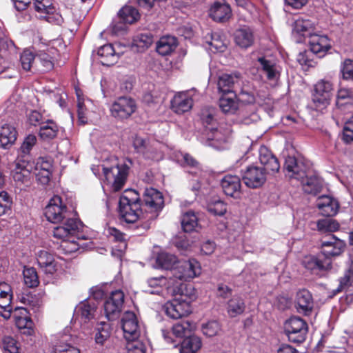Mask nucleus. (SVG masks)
I'll return each mask as SVG.
<instances>
[{
  "label": "nucleus",
  "mask_w": 353,
  "mask_h": 353,
  "mask_svg": "<svg viewBox=\"0 0 353 353\" xmlns=\"http://www.w3.org/2000/svg\"><path fill=\"white\" fill-rule=\"evenodd\" d=\"M44 214L50 222L53 223H61L62 225L55 227L52 235L57 239L65 238L76 234L81 228V222L74 217L73 212L68 210L61 198L54 196L45 208Z\"/></svg>",
  "instance_id": "nucleus-1"
},
{
  "label": "nucleus",
  "mask_w": 353,
  "mask_h": 353,
  "mask_svg": "<svg viewBox=\"0 0 353 353\" xmlns=\"http://www.w3.org/2000/svg\"><path fill=\"white\" fill-rule=\"evenodd\" d=\"M259 161L263 168L250 165L241 170L242 180L250 188L261 187L266 181L267 172L276 173L280 169L278 159L264 145L259 149Z\"/></svg>",
  "instance_id": "nucleus-2"
},
{
  "label": "nucleus",
  "mask_w": 353,
  "mask_h": 353,
  "mask_svg": "<svg viewBox=\"0 0 353 353\" xmlns=\"http://www.w3.org/2000/svg\"><path fill=\"white\" fill-rule=\"evenodd\" d=\"M119 212L120 218L128 223L137 221L146 222L145 214L141 205L139 194L134 190H127L119 199Z\"/></svg>",
  "instance_id": "nucleus-3"
},
{
  "label": "nucleus",
  "mask_w": 353,
  "mask_h": 353,
  "mask_svg": "<svg viewBox=\"0 0 353 353\" xmlns=\"http://www.w3.org/2000/svg\"><path fill=\"white\" fill-rule=\"evenodd\" d=\"M141 205L145 214L146 222L141 223L138 228L146 231L150 227V221L155 219L164 207V198L161 192L155 188H146L141 199Z\"/></svg>",
  "instance_id": "nucleus-4"
},
{
  "label": "nucleus",
  "mask_w": 353,
  "mask_h": 353,
  "mask_svg": "<svg viewBox=\"0 0 353 353\" xmlns=\"http://www.w3.org/2000/svg\"><path fill=\"white\" fill-rule=\"evenodd\" d=\"M132 165V160L125 159L123 163H117L114 166L110 168L103 166L105 181L112 186L114 192L119 191L123 187Z\"/></svg>",
  "instance_id": "nucleus-5"
},
{
  "label": "nucleus",
  "mask_w": 353,
  "mask_h": 353,
  "mask_svg": "<svg viewBox=\"0 0 353 353\" xmlns=\"http://www.w3.org/2000/svg\"><path fill=\"white\" fill-rule=\"evenodd\" d=\"M284 331L290 341L301 343L305 340L308 327L301 318L292 316L285 321Z\"/></svg>",
  "instance_id": "nucleus-6"
},
{
  "label": "nucleus",
  "mask_w": 353,
  "mask_h": 353,
  "mask_svg": "<svg viewBox=\"0 0 353 353\" xmlns=\"http://www.w3.org/2000/svg\"><path fill=\"white\" fill-rule=\"evenodd\" d=\"M332 90L333 85L328 80L321 79L315 84L312 102L316 110H323L330 104Z\"/></svg>",
  "instance_id": "nucleus-7"
},
{
  "label": "nucleus",
  "mask_w": 353,
  "mask_h": 353,
  "mask_svg": "<svg viewBox=\"0 0 353 353\" xmlns=\"http://www.w3.org/2000/svg\"><path fill=\"white\" fill-rule=\"evenodd\" d=\"M137 109L135 101L131 97H120L110 107L111 115L119 120L129 118Z\"/></svg>",
  "instance_id": "nucleus-8"
},
{
  "label": "nucleus",
  "mask_w": 353,
  "mask_h": 353,
  "mask_svg": "<svg viewBox=\"0 0 353 353\" xmlns=\"http://www.w3.org/2000/svg\"><path fill=\"white\" fill-rule=\"evenodd\" d=\"M345 243L334 235L321 240V254L332 262L333 258L340 256L345 250Z\"/></svg>",
  "instance_id": "nucleus-9"
},
{
  "label": "nucleus",
  "mask_w": 353,
  "mask_h": 353,
  "mask_svg": "<svg viewBox=\"0 0 353 353\" xmlns=\"http://www.w3.org/2000/svg\"><path fill=\"white\" fill-rule=\"evenodd\" d=\"M124 303V294L118 290L112 292L104 302V312L109 321L117 319L121 312Z\"/></svg>",
  "instance_id": "nucleus-10"
},
{
  "label": "nucleus",
  "mask_w": 353,
  "mask_h": 353,
  "mask_svg": "<svg viewBox=\"0 0 353 353\" xmlns=\"http://www.w3.org/2000/svg\"><path fill=\"white\" fill-rule=\"evenodd\" d=\"M188 301H183L181 298H174L165 303L163 310L171 319H182L192 312V307L191 305H189Z\"/></svg>",
  "instance_id": "nucleus-11"
},
{
  "label": "nucleus",
  "mask_w": 353,
  "mask_h": 353,
  "mask_svg": "<svg viewBox=\"0 0 353 353\" xmlns=\"http://www.w3.org/2000/svg\"><path fill=\"white\" fill-rule=\"evenodd\" d=\"M31 168L32 166L28 159H21L17 158L15 163V168L12 171V176L17 185H25L29 186L31 184Z\"/></svg>",
  "instance_id": "nucleus-12"
},
{
  "label": "nucleus",
  "mask_w": 353,
  "mask_h": 353,
  "mask_svg": "<svg viewBox=\"0 0 353 353\" xmlns=\"http://www.w3.org/2000/svg\"><path fill=\"white\" fill-rule=\"evenodd\" d=\"M200 267L194 259L185 261L172 270L174 279L188 281L200 274Z\"/></svg>",
  "instance_id": "nucleus-13"
},
{
  "label": "nucleus",
  "mask_w": 353,
  "mask_h": 353,
  "mask_svg": "<svg viewBox=\"0 0 353 353\" xmlns=\"http://www.w3.org/2000/svg\"><path fill=\"white\" fill-rule=\"evenodd\" d=\"M285 175L291 179L300 180L303 179L307 172L305 164L294 156L286 157L283 165Z\"/></svg>",
  "instance_id": "nucleus-14"
},
{
  "label": "nucleus",
  "mask_w": 353,
  "mask_h": 353,
  "mask_svg": "<svg viewBox=\"0 0 353 353\" xmlns=\"http://www.w3.org/2000/svg\"><path fill=\"white\" fill-rule=\"evenodd\" d=\"M121 325L126 340L137 339L141 336V328L134 312L127 311L123 314Z\"/></svg>",
  "instance_id": "nucleus-15"
},
{
  "label": "nucleus",
  "mask_w": 353,
  "mask_h": 353,
  "mask_svg": "<svg viewBox=\"0 0 353 353\" xmlns=\"http://www.w3.org/2000/svg\"><path fill=\"white\" fill-rule=\"evenodd\" d=\"M223 192L229 196L238 199L241 194V183L236 175L227 174L221 181Z\"/></svg>",
  "instance_id": "nucleus-16"
},
{
  "label": "nucleus",
  "mask_w": 353,
  "mask_h": 353,
  "mask_svg": "<svg viewBox=\"0 0 353 353\" xmlns=\"http://www.w3.org/2000/svg\"><path fill=\"white\" fill-rule=\"evenodd\" d=\"M295 303L298 312L305 316L311 314L314 308V299L309 290H299L296 294Z\"/></svg>",
  "instance_id": "nucleus-17"
},
{
  "label": "nucleus",
  "mask_w": 353,
  "mask_h": 353,
  "mask_svg": "<svg viewBox=\"0 0 353 353\" xmlns=\"http://www.w3.org/2000/svg\"><path fill=\"white\" fill-rule=\"evenodd\" d=\"M316 207L323 216L330 217L338 213L340 204L335 198L331 196L322 195L316 200Z\"/></svg>",
  "instance_id": "nucleus-18"
},
{
  "label": "nucleus",
  "mask_w": 353,
  "mask_h": 353,
  "mask_svg": "<svg viewBox=\"0 0 353 353\" xmlns=\"http://www.w3.org/2000/svg\"><path fill=\"white\" fill-rule=\"evenodd\" d=\"M254 39L253 30L246 26L236 29L234 33L235 44L242 49H247L251 47L254 43Z\"/></svg>",
  "instance_id": "nucleus-19"
},
{
  "label": "nucleus",
  "mask_w": 353,
  "mask_h": 353,
  "mask_svg": "<svg viewBox=\"0 0 353 353\" xmlns=\"http://www.w3.org/2000/svg\"><path fill=\"white\" fill-rule=\"evenodd\" d=\"M308 42L311 52L319 57L324 56L331 48L330 41L326 35L313 34L310 35Z\"/></svg>",
  "instance_id": "nucleus-20"
},
{
  "label": "nucleus",
  "mask_w": 353,
  "mask_h": 353,
  "mask_svg": "<svg viewBox=\"0 0 353 353\" xmlns=\"http://www.w3.org/2000/svg\"><path fill=\"white\" fill-rule=\"evenodd\" d=\"M192 99L186 92H179L171 101V109L178 114H182L191 110Z\"/></svg>",
  "instance_id": "nucleus-21"
},
{
  "label": "nucleus",
  "mask_w": 353,
  "mask_h": 353,
  "mask_svg": "<svg viewBox=\"0 0 353 353\" xmlns=\"http://www.w3.org/2000/svg\"><path fill=\"white\" fill-rule=\"evenodd\" d=\"M303 265L306 269L316 274L319 272L326 271L332 268V262L330 260H322L314 256L305 257Z\"/></svg>",
  "instance_id": "nucleus-22"
},
{
  "label": "nucleus",
  "mask_w": 353,
  "mask_h": 353,
  "mask_svg": "<svg viewBox=\"0 0 353 353\" xmlns=\"http://www.w3.org/2000/svg\"><path fill=\"white\" fill-rule=\"evenodd\" d=\"M232 14L229 4L224 1L214 2L210 9V16L215 21H225L228 20Z\"/></svg>",
  "instance_id": "nucleus-23"
},
{
  "label": "nucleus",
  "mask_w": 353,
  "mask_h": 353,
  "mask_svg": "<svg viewBox=\"0 0 353 353\" xmlns=\"http://www.w3.org/2000/svg\"><path fill=\"white\" fill-rule=\"evenodd\" d=\"M38 265L47 274L52 275L57 270V263H55L52 254L46 250H40L37 254Z\"/></svg>",
  "instance_id": "nucleus-24"
},
{
  "label": "nucleus",
  "mask_w": 353,
  "mask_h": 353,
  "mask_svg": "<svg viewBox=\"0 0 353 353\" xmlns=\"http://www.w3.org/2000/svg\"><path fill=\"white\" fill-rule=\"evenodd\" d=\"M73 343L74 339L70 334H62L54 345V353H80V350Z\"/></svg>",
  "instance_id": "nucleus-25"
},
{
  "label": "nucleus",
  "mask_w": 353,
  "mask_h": 353,
  "mask_svg": "<svg viewBox=\"0 0 353 353\" xmlns=\"http://www.w3.org/2000/svg\"><path fill=\"white\" fill-rule=\"evenodd\" d=\"M97 54L100 57V62L106 66L113 65L119 59V54L115 52L112 44H106L98 49Z\"/></svg>",
  "instance_id": "nucleus-26"
},
{
  "label": "nucleus",
  "mask_w": 353,
  "mask_h": 353,
  "mask_svg": "<svg viewBox=\"0 0 353 353\" xmlns=\"http://www.w3.org/2000/svg\"><path fill=\"white\" fill-rule=\"evenodd\" d=\"M257 61L261 71L268 80L274 81L279 78V67L274 61L267 59L265 57H259Z\"/></svg>",
  "instance_id": "nucleus-27"
},
{
  "label": "nucleus",
  "mask_w": 353,
  "mask_h": 353,
  "mask_svg": "<svg viewBox=\"0 0 353 353\" xmlns=\"http://www.w3.org/2000/svg\"><path fill=\"white\" fill-rule=\"evenodd\" d=\"M302 184L303 191L310 194L316 195L319 193L322 189V183L321 179L316 175L309 176L305 172L303 179L299 180Z\"/></svg>",
  "instance_id": "nucleus-28"
},
{
  "label": "nucleus",
  "mask_w": 353,
  "mask_h": 353,
  "mask_svg": "<svg viewBox=\"0 0 353 353\" xmlns=\"http://www.w3.org/2000/svg\"><path fill=\"white\" fill-rule=\"evenodd\" d=\"M353 282V261L350 259L346 263V266L343 272V275L339 279V285L333 290L334 294H336L352 285Z\"/></svg>",
  "instance_id": "nucleus-29"
},
{
  "label": "nucleus",
  "mask_w": 353,
  "mask_h": 353,
  "mask_svg": "<svg viewBox=\"0 0 353 353\" xmlns=\"http://www.w3.org/2000/svg\"><path fill=\"white\" fill-rule=\"evenodd\" d=\"M223 94L219 101V105L221 111L225 114H234L239 108L236 95L233 93L231 96Z\"/></svg>",
  "instance_id": "nucleus-30"
},
{
  "label": "nucleus",
  "mask_w": 353,
  "mask_h": 353,
  "mask_svg": "<svg viewBox=\"0 0 353 353\" xmlns=\"http://www.w3.org/2000/svg\"><path fill=\"white\" fill-rule=\"evenodd\" d=\"M177 46L176 39L174 37L165 36L161 37L156 45L157 52L162 55L166 56L172 52Z\"/></svg>",
  "instance_id": "nucleus-31"
},
{
  "label": "nucleus",
  "mask_w": 353,
  "mask_h": 353,
  "mask_svg": "<svg viewBox=\"0 0 353 353\" xmlns=\"http://www.w3.org/2000/svg\"><path fill=\"white\" fill-rule=\"evenodd\" d=\"M238 82L237 76L223 74L219 76L217 86L219 91L223 94H233L234 85Z\"/></svg>",
  "instance_id": "nucleus-32"
},
{
  "label": "nucleus",
  "mask_w": 353,
  "mask_h": 353,
  "mask_svg": "<svg viewBox=\"0 0 353 353\" xmlns=\"http://www.w3.org/2000/svg\"><path fill=\"white\" fill-rule=\"evenodd\" d=\"M228 134H223L221 130H212V134L209 135L205 144L216 150H220L225 148V144L228 141Z\"/></svg>",
  "instance_id": "nucleus-33"
},
{
  "label": "nucleus",
  "mask_w": 353,
  "mask_h": 353,
  "mask_svg": "<svg viewBox=\"0 0 353 353\" xmlns=\"http://www.w3.org/2000/svg\"><path fill=\"white\" fill-rule=\"evenodd\" d=\"M17 132L12 125L1 126V148L9 149L17 140Z\"/></svg>",
  "instance_id": "nucleus-34"
},
{
  "label": "nucleus",
  "mask_w": 353,
  "mask_h": 353,
  "mask_svg": "<svg viewBox=\"0 0 353 353\" xmlns=\"http://www.w3.org/2000/svg\"><path fill=\"white\" fill-rule=\"evenodd\" d=\"M58 132L59 128L56 123L51 119H46L39 128V136L43 141H50L57 137Z\"/></svg>",
  "instance_id": "nucleus-35"
},
{
  "label": "nucleus",
  "mask_w": 353,
  "mask_h": 353,
  "mask_svg": "<svg viewBox=\"0 0 353 353\" xmlns=\"http://www.w3.org/2000/svg\"><path fill=\"white\" fill-rule=\"evenodd\" d=\"M133 146L137 152L143 154L145 159L158 160L159 157L157 152H150L146 141L139 136L133 139Z\"/></svg>",
  "instance_id": "nucleus-36"
},
{
  "label": "nucleus",
  "mask_w": 353,
  "mask_h": 353,
  "mask_svg": "<svg viewBox=\"0 0 353 353\" xmlns=\"http://www.w3.org/2000/svg\"><path fill=\"white\" fill-rule=\"evenodd\" d=\"M314 27V23L308 19L299 17L295 20L293 27V32L302 37L312 35V30Z\"/></svg>",
  "instance_id": "nucleus-37"
},
{
  "label": "nucleus",
  "mask_w": 353,
  "mask_h": 353,
  "mask_svg": "<svg viewBox=\"0 0 353 353\" xmlns=\"http://www.w3.org/2000/svg\"><path fill=\"white\" fill-rule=\"evenodd\" d=\"M20 315L14 314V321L17 327L21 329H27L26 333L29 335L32 334L33 322L30 316H28V310L26 308L21 307L18 309Z\"/></svg>",
  "instance_id": "nucleus-38"
},
{
  "label": "nucleus",
  "mask_w": 353,
  "mask_h": 353,
  "mask_svg": "<svg viewBox=\"0 0 353 353\" xmlns=\"http://www.w3.org/2000/svg\"><path fill=\"white\" fill-rule=\"evenodd\" d=\"M177 262L175 255L165 252L159 253L156 258L157 265L165 270H172Z\"/></svg>",
  "instance_id": "nucleus-39"
},
{
  "label": "nucleus",
  "mask_w": 353,
  "mask_h": 353,
  "mask_svg": "<svg viewBox=\"0 0 353 353\" xmlns=\"http://www.w3.org/2000/svg\"><path fill=\"white\" fill-rule=\"evenodd\" d=\"M317 230L321 233L334 232L339 230L340 224L332 218H323L316 221Z\"/></svg>",
  "instance_id": "nucleus-40"
},
{
  "label": "nucleus",
  "mask_w": 353,
  "mask_h": 353,
  "mask_svg": "<svg viewBox=\"0 0 353 353\" xmlns=\"http://www.w3.org/2000/svg\"><path fill=\"white\" fill-rule=\"evenodd\" d=\"M201 347L200 339L196 336H188L183 341L180 352L181 353H195Z\"/></svg>",
  "instance_id": "nucleus-41"
},
{
  "label": "nucleus",
  "mask_w": 353,
  "mask_h": 353,
  "mask_svg": "<svg viewBox=\"0 0 353 353\" xmlns=\"http://www.w3.org/2000/svg\"><path fill=\"white\" fill-rule=\"evenodd\" d=\"M181 226L185 232H192L199 226L198 217L193 211H188L181 218Z\"/></svg>",
  "instance_id": "nucleus-42"
},
{
  "label": "nucleus",
  "mask_w": 353,
  "mask_h": 353,
  "mask_svg": "<svg viewBox=\"0 0 353 353\" xmlns=\"http://www.w3.org/2000/svg\"><path fill=\"white\" fill-rule=\"evenodd\" d=\"M118 15L120 19L125 23L132 24L139 18L138 10L131 6L123 7L119 12Z\"/></svg>",
  "instance_id": "nucleus-43"
},
{
  "label": "nucleus",
  "mask_w": 353,
  "mask_h": 353,
  "mask_svg": "<svg viewBox=\"0 0 353 353\" xmlns=\"http://www.w3.org/2000/svg\"><path fill=\"white\" fill-rule=\"evenodd\" d=\"M245 308L243 300L239 297H233L228 303L227 312L230 317H236L243 313Z\"/></svg>",
  "instance_id": "nucleus-44"
},
{
  "label": "nucleus",
  "mask_w": 353,
  "mask_h": 353,
  "mask_svg": "<svg viewBox=\"0 0 353 353\" xmlns=\"http://www.w3.org/2000/svg\"><path fill=\"white\" fill-rule=\"evenodd\" d=\"M194 327V324L189 321H182L175 323L172 326V333L176 337H187L188 336L190 335L191 332Z\"/></svg>",
  "instance_id": "nucleus-45"
},
{
  "label": "nucleus",
  "mask_w": 353,
  "mask_h": 353,
  "mask_svg": "<svg viewBox=\"0 0 353 353\" xmlns=\"http://www.w3.org/2000/svg\"><path fill=\"white\" fill-rule=\"evenodd\" d=\"M54 67V63L52 57L47 53L41 52L36 58L35 68L36 70L46 72L51 70Z\"/></svg>",
  "instance_id": "nucleus-46"
},
{
  "label": "nucleus",
  "mask_w": 353,
  "mask_h": 353,
  "mask_svg": "<svg viewBox=\"0 0 353 353\" xmlns=\"http://www.w3.org/2000/svg\"><path fill=\"white\" fill-rule=\"evenodd\" d=\"M95 310L96 305L94 302L91 303L90 301H84L77 306L76 312L86 321L94 317Z\"/></svg>",
  "instance_id": "nucleus-47"
},
{
  "label": "nucleus",
  "mask_w": 353,
  "mask_h": 353,
  "mask_svg": "<svg viewBox=\"0 0 353 353\" xmlns=\"http://www.w3.org/2000/svg\"><path fill=\"white\" fill-rule=\"evenodd\" d=\"M111 325L109 323L100 322L97 324L95 334V341L97 344L103 345L110 337Z\"/></svg>",
  "instance_id": "nucleus-48"
},
{
  "label": "nucleus",
  "mask_w": 353,
  "mask_h": 353,
  "mask_svg": "<svg viewBox=\"0 0 353 353\" xmlns=\"http://www.w3.org/2000/svg\"><path fill=\"white\" fill-rule=\"evenodd\" d=\"M176 295L178 296L176 298H181L183 301H189V305L196 299L195 290L191 284L181 283Z\"/></svg>",
  "instance_id": "nucleus-49"
},
{
  "label": "nucleus",
  "mask_w": 353,
  "mask_h": 353,
  "mask_svg": "<svg viewBox=\"0 0 353 353\" xmlns=\"http://www.w3.org/2000/svg\"><path fill=\"white\" fill-rule=\"evenodd\" d=\"M37 137L34 134H29L25 139L20 148V152L22 154L21 159H28L30 162V153L34 145L37 143Z\"/></svg>",
  "instance_id": "nucleus-50"
},
{
  "label": "nucleus",
  "mask_w": 353,
  "mask_h": 353,
  "mask_svg": "<svg viewBox=\"0 0 353 353\" xmlns=\"http://www.w3.org/2000/svg\"><path fill=\"white\" fill-rule=\"evenodd\" d=\"M23 280L28 288H35L39 284L37 272L34 268H25L23 272Z\"/></svg>",
  "instance_id": "nucleus-51"
},
{
  "label": "nucleus",
  "mask_w": 353,
  "mask_h": 353,
  "mask_svg": "<svg viewBox=\"0 0 353 353\" xmlns=\"http://www.w3.org/2000/svg\"><path fill=\"white\" fill-rule=\"evenodd\" d=\"M353 100V90L350 88H341L337 92L336 104L342 106L351 103Z\"/></svg>",
  "instance_id": "nucleus-52"
},
{
  "label": "nucleus",
  "mask_w": 353,
  "mask_h": 353,
  "mask_svg": "<svg viewBox=\"0 0 353 353\" xmlns=\"http://www.w3.org/2000/svg\"><path fill=\"white\" fill-rule=\"evenodd\" d=\"M134 45L141 49L149 48L153 43V36L150 32L141 33L133 40Z\"/></svg>",
  "instance_id": "nucleus-53"
},
{
  "label": "nucleus",
  "mask_w": 353,
  "mask_h": 353,
  "mask_svg": "<svg viewBox=\"0 0 353 353\" xmlns=\"http://www.w3.org/2000/svg\"><path fill=\"white\" fill-rule=\"evenodd\" d=\"M75 234H72L65 239H61L62 241L60 245L57 248L59 253L63 254H70L78 250V244L72 240L70 241V238L73 237Z\"/></svg>",
  "instance_id": "nucleus-54"
},
{
  "label": "nucleus",
  "mask_w": 353,
  "mask_h": 353,
  "mask_svg": "<svg viewBox=\"0 0 353 353\" xmlns=\"http://www.w3.org/2000/svg\"><path fill=\"white\" fill-rule=\"evenodd\" d=\"M167 279L163 276L157 277H151L147 280L148 287L152 290L149 291L150 294H159L163 286L166 285Z\"/></svg>",
  "instance_id": "nucleus-55"
},
{
  "label": "nucleus",
  "mask_w": 353,
  "mask_h": 353,
  "mask_svg": "<svg viewBox=\"0 0 353 353\" xmlns=\"http://www.w3.org/2000/svg\"><path fill=\"white\" fill-rule=\"evenodd\" d=\"M36 58L34 54L28 49L23 50L22 52L20 61L23 69L26 71L30 70L33 65H35Z\"/></svg>",
  "instance_id": "nucleus-56"
},
{
  "label": "nucleus",
  "mask_w": 353,
  "mask_h": 353,
  "mask_svg": "<svg viewBox=\"0 0 353 353\" xmlns=\"http://www.w3.org/2000/svg\"><path fill=\"white\" fill-rule=\"evenodd\" d=\"M128 343L126 345V349L128 353H145L146 345L141 340L137 339H129L127 340Z\"/></svg>",
  "instance_id": "nucleus-57"
},
{
  "label": "nucleus",
  "mask_w": 353,
  "mask_h": 353,
  "mask_svg": "<svg viewBox=\"0 0 353 353\" xmlns=\"http://www.w3.org/2000/svg\"><path fill=\"white\" fill-rule=\"evenodd\" d=\"M34 7L40 13L52 14L54 10L52 0H34Z\"/></svg>",
  "instance_id": "nucleus-58"
},
{
  "label": "nucleus",
  "mask_w": 353,
  "mask_h": 353,
  "mask_svg": "<svg viewBox=\"0 0 353 353\" xmlns=\"http://www.w3.org/2000/svg\"><path fill=\"white\" fill-rule=\"evenodd\" d=\"M220 331L221 325L216 321H210L202 325L203 333L209 337L216 336Z\"/></svg>",
  "instance_id": "nucleus-59"
},
{
  "label": "nucleus",
  "mask_w": 353,
  "mask_h": 353,
  "mask_svg": "<svg viewBox=\"0 0 353 353\" xmlns=\"http://www.w3.org/2000/svg\"><path fill=\"white\" fill-rule=\"evenodd\" d=\"M3 353H19L17 341L11 336H5L3 339Z\"/></svg>",
  "instance_id": "nucleus-60"
},
{
  "label": "nucleus",
  "mask_w": 353,
  "mask_h": 353,
  "mask_svg": "<svg viewBox=\"0 0 353 353\" xmlns=\"http://www.w3.org/2000/svg\"><path fill=\"white\" fill-rule=\"evenodd\" d=\"M184 165L189 166L194 171H190V173L198 175L201 173V169L199 163L189 154H185L183 156Z\"/></svg>",
  "instance_id": "nucleus-61"
},
{
  "label": "nucleus",
  "mask_w": 353,
  "mask_h": 353,
  "mask_svg": "<svg viewBox=\"0 0 353 353\" xmlns=\"http://www.w3.org/2000/svg\"><path fill=\"white\" fill-rule=\"evenodd\" d=\"M208 210L214 215L223 216L227 211L225 204L220 201H216L208 205Z\"/></svg>",
  "instance_id": "nucleus-62"
},
{
  "label": "nucleus",
  "mask_w": 353,
  "mask_h": 353,
  "mask_svg": "<svg viewBox=\"0 0 353 353\" xmlns=\"http://www.w3.org/2000/svg\"><path fill=\"white\" fill-rule=\"evenodd\" d=\"M207 43L210 46V50L214 52H223L225 48L223 42L219 39V35L216 34H212L211 35V41H207Z\"/></svg>",
  "instance_id": "nucleus-63"
},
{
  "label": "nucleus",
  "mask_w": 353,
  "mask_h": 353,
  "mask_svg": "<svg viewBox=\"0 0 353 353\" xmlns=\"http://www.w3.org/2000/svg\"><path fill=\"white\" fill-rule=\"evenodd\" d=\"M341 72L344 79L353 81V60L345 59L344 61Z\"/></svg>",
  "instance_id": "nucleus-64"
}]
</instances>
